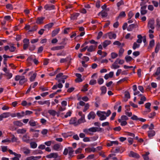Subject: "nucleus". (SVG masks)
<instances>
[{
	"instance_id": "obj_1",
	"label": "nucleus",
	"mask_w": 160,
	"mask_h": 160,
	"mask_svg": "<svg viewBox=\"0 0 160 160\" xmlns=\"http://www.w3.org/2000/svg\"><path fill=\"white\" fill-rule=\"evenodd\" d=\"M102 129L101 128L93 127L88 129H84L83 130V132L86 134L92 135L93 134V133L100 131Z\"/></svg>"
},
{
	"instance_id": "obj_2",
	"label": "nucleus",
	"mask_w": 160,
	"mask_h": 160,
	"mask_svg": "<svg viewBox=\"0 0 160 160\" xmlns=\"http://www.w3.org/2000/svg\"><path fill=\"white\" fill-rule=\"evenodd\" d=\"M111 113V112L110 110H108L107 112L98 111L97 112V115L99 117V119L101 121L106 119V117L109 116Z\"/></svg>"
},
{
	"instance_id": "obj_3",
	"label": "nucleus",
	"mask_w": 160,
	"mask_h": 160,
	"mask_svg": "<svg viewBox=\"0 0 160 160\" xmlns=\"http://www.w3.org/2000/svg\"><path fill=\"white\" fill-rule=\"evenodd\" d=\"M68 77V76L63 75V73L61 72L56 75L55 79L58 81V82L64 83L65 82V80L67 79Z\"/></svg>"
},
{
	"instance_id": "obj_4",
	"label": "nucleus",
	"mask_w": 160,
	"mask_h": 160,
	"mask_svg": "<svg viewBox=\"0 0 160 160\" xmlns=\"http://www.w3.org/2000/svg\"><path fill=\"white\" fill-rule=\"evenodd\" d=\"M4 50L5 51H7L8 50H9L10 52H14L16 49V48L14 46V45L13 44H11L9 45H6L4 47Z\"/></svg>"
},
{
	"instance_id": "obj_5",
	"label": "nucleus",
	"mask_w": 160,
	"mask_h": 160,
	"mask_svg": "<svg viewBox=\"0 0 160 160\" xmlns=\"http://www.w3.org/2000/svg\"><path fill=\"white\" fill-rule=\"evenodd\" d=\"M20 150L25 155H28L30 153V150L26 147L21 148Z\"/></svg>"
},
{
	"instance_id": "obj_6",
	"label": "nucleus",
	"mask_w": 160,
	"mask_h": 160,
	"mask_svg": "<svg viewBox=\"0 0 160 160\" xmlns=\"http://www.w3.org/2000/svg\"><path fill=\"white\" fill-rule=\"evenodd\" d=\"M30 137L27 134H25L22 136V139L23 142L28 143L30 141Z\"/></svg>"
},
{
	"instance_id": "obj_7",
	"label": "nucleus",
	"mask_w": 160,
	"mask_h": 160,
	"mask_svg": "<svg viewBox=\"0 0 160 160\" xmlns=\"http://www.w3.org/2000/svg\"><path fill=\"white\" fill-rule=\"evenodd\" d=\"M10 116V112H4L0 115V121H2L3 118H6Z\"/></svg>"
},
{
	"instance_id": "obj_8",
	"label": "nucleus",
	"mask_w": 160,
	"mask_h": 160,
	"mask_svg": "<svg viewBox=\"0 0 160 160\" xmlns=\"http://www.w3.org/2000/svg\"><path fill=\"white\" fill-rule=\"evenodd\" d=\"M154 21L153 20H149L148 25V28H151L152 29L154 28Z\"/></svg>"
},
{
	"instance_id": "obj_9",
	"label": "nucleus",
	"mask_w": 160,
	"mask_h": 160,
	"mask_svg": "<svg viewBox=\"0 0 160 160\" xmlns=\"http://www.w3.org/2000/svg\"><path fill=\"white\" fill-rule=\"evenodd\" d=\"M58 155L57 153H52L47 155L46 156V157L48 158H56L58 157Z\"/></svg>"
},
{
	"instance_id": "obj_10",
	"label": "nucleus",
	"mask_w": 160,
	"mask_h": 160,
	"mask_svg": "<svg viewBox=\"0 0 160 160\" xmlns=\"http://www.w3.org/2000/svg\"><path fill=\"white\" fill-rule=\"evenodd\" d=\"M69 124H73L76 126L78 125L77 120L75 118H72L69 121Z\"/></svg>"
},
{
	"instance_id": "obj_11",
	"label": "nucleus",
	"mask_w": 160,
	"mask_h": 160,
	"mask_svg": "<svg viewBox=\"0 0 160 160\" xmlns=\"http://www.w3.org/2000/svg\"><path fill=\"white\" fill-rule=\"evenodd\" d=\"M128 156L130 157L135 158H139V156L138 154L132 151L130 152L128 154Z\"/></svg>"
},
{
	"instance_id": "obj_12",
	"label": "nucleus",
	"mask_w": 160,
	"mask_h": 160,
	"mask_svg": "<svg viewBox=\"0 0 160 160\" xmlns=\"http://www.w3.org/2000/svg\"><path fill=\"white\" fill-rule=\"evenodd\" d=\"M32 74V75L31 76L30 78V80L31 82H32L34 80L37 75L36 72L33 73V72H31L29 73V75H30Z\"/></svg>"
},
{
	"instance_id": "obj_13",
	"label": "nucleus",
	"mask_w": 160,
	"mask_h": 160,
	"mask_svg": "<svg viewBox=\"0 0 160 160\" xmlns=\"http://www.w3.org/2000/svg\"><path fill=\"white\" fill-rule=\"evenodd\" d=\"M54 6L52 5L47 4L44 6V8L46 10H51L54 9Z\"/></svg>"
},
{
	"instance_id": "obj_14",
	"label": "nucleus",
	"mask_w": 160,
	"mask_h": 160,
	"mask_svg": "<svg viewBox=\"0 0 160 160\" xmlns=\"http://www.w3.org/2000/svg\"><path fill=\"white\" fill-rule=\"evenodd\" d=\"M28 124L30 126L32 127H35L38 125L37 122L35 121L32 119H30Z\"/></svg>"
},
{
	"instance_id": "obj_15",
	"label": "nucleus",
	"mask_w": 160,
	"mask_h": 160,
	"mask_svg": "<svg viewBox=\"0 0 160 160\" xmlns=\"http://www.w3.org/2000/svg\"><path fill=\"white\" fill-rule=\"evenodd\" d=\"M13 123L14 126L18 127H21L23 125V123L20 121H14Z\"/></svg>"
},
{
	"instance_id": "obj_16",
	"label": "nucleus",
	"mask_w": 160,
	"mask_h": 160,
	"mask_svg": "<svg viewBox=\"0 0 160 160\" xmlns=\"http://www.w3.org/2000/svg\"><path fill=\"white\" fill-rule=\"evenodd\" d=\"M87 51L88 52H92L94 51H95L97 48L96 46H94L92 45H91L89 47L87 46Z\"/></svg>"
},
{
	"instance_id": "obj_17",
	"label": "nucleus",
	"mask_w": 160,
	"mask_h": 160,
	"mask_svg": "<svg viewBox=\"0 0 160 160\" xmlns=\"http://www.w3.org/2000/svg\"><path fill=\"white\" fill-rule=\"evenodd\" d=\"M146 6L144 5L143 6H141V14L142 15H144L146 14L147 12V10H146Z\"/></svg>"
},
{
	"instance_id": "obj_18",
	"label": "nucleus",
	"mask_w": 160,
	"mask_h": 160,
	"mask_svg": "<svg viewBox=\"0 0 160 160\" xmlns=\"http://www.w3.org/2000/svg\"><path fill=\"white\" fill-rule=\"evenodd\" d=\"M139 96L141 97L140 101L138 102V104H142L144 103V102L145 101L146 98V97L143 95L140 94Z\"/></svg>"
},
{
	"instance_id": "obj_19",
	"label": "nucleus",
	"mask_w": 160,
	"mask_h": 160,
	"mask_svg": "<svg viewBox=\"0 0 160 160\" xmlns=\"http://www.w3.org/2000/svg\"><path fill=\"white\" fill-rule=\"evenodd\" d=\"M79 15L78 13H74L71 15V19L72 20H77L78 17Z\"/></svg>"
},
{
	"instance_id": "obj_20",
	"label": "nucleus",
	"mask_w": 160,
	"mask_h": 160,
	"mask_svg": "<svg viewBox=\"0 0 160 160\" xmlns=\"http://www.w3.org/2000/svg\"><path fill=\"white\" fill-rule=\"evenodd\" d=\"M96 116L95 113L93 112H90L88 116V119H94Z\"/></svg>"
},
{
	"instance_id": "obj_21",
	"label": "nucleus",
	"mask_w": 160,
	"mask_h": 160,
	"mask_svg": "<svg viewBox=\"0 0 160 160\" xmlns=\"http://www.w3.org/2000/svg\"><path fill=\"white\" fill-rule=\"evenodd\" d=\"M108 36L110 39H115L116 37V34L112 32H110L108 34Z\"/></svg>"
},
{
	"instance_id": "obj_22",
	"label": "nucleus",
	"mask_w": 160,
	"mask_h": 160,
	"mask_svg": "<svg viewBox=\"0 0 160 160\" xmlns=\"http://www.w3.org/2000/svg\"><path fill=\"white\" fill-rule=\"evenodd\" d=\"M17 132L18 134H23L27 132V129L25 128H22L18 129L17 130Z\"/></svg>"
},
{
	"instance_id": "obj_23",
	"label": "nucleus",
	"mask_w": 160,
	"mask_h": 160,
	"mask_svg": "<svg viewBox=\"0 0 160 160\" xmlns=\"http://www.w3.org/2000/svg\"><path fill=\"white\" fill-rule=\"evenodd\" d=\"M45 19V18L43 17H39L37 18L36 21L37 23L39 24H42L43 23V21Z\"/></svg>"
},
{
	"instance_id": "obj_24",
	"label": "nucleus",
	"mask_w": 160,
	"mask_h": 160,
	"mask_svg": "<svg viewBox=\"0 0 160 160\" xmlns=\"http://www.w3.org/2000/svg\"><path fill=\"white\" fill-rule=\"evenodd\" d=\"M114 74V72H110L109 73L106 74L104 78L106 80L108 79L109 78H112V77Z\"/></svg>"
},
{
	"instance_id": "obj_25",
	"label": "nucleus",
	"mask_w": 160,
	"mask_h": 160,
	"mask_svg": "<svg viewBox=\"0 0 160 160\" xmlns=\"http://www.w3.org/2000/svg\"><path fill=\"white\" fill-rule=\"evenodd\" d=\"M11 137H12L10 140L11 142H20V141L18 140V138L16 137L14 135H11Z\"/></svg>"
},
{
	"instance_id": "obj_26",
	"label": "nucleus",
	"mask_w": 160,
	"mask_h": 160,
	"mask_svg": "<svg viewBox=\"0 0 160 160\" xmlns=\"http://www.w3.org/2000/svg\"><path fill=\"white\" fill-rule=\"evenodd\" d=\"M111 43V42L110 40H105L102 43V45L103 47L105 48L108 45L110 44Z\"/></svg>"
},
{
	"instance_id": "obj_27",
	"label": "nucleus",
	"mask_w": 160,
	"mask_h": 160,
	"mask_svg": "<svg viewBox=\"0 0 160 160\" xmlns=\"http://www.w3.org/2000/svg\"><path fill=\"white\" fill-rule=\"evenodd\" d=\"M85 116L84 115H83L82 116L81 118L78 120V125L84 122H85Z\"/></svg>"
},
{
	"instance_id": "obj_28",
	"label": "nucleus",
	"mask_w": 160,
	"mask_h": 160,
	"mask_svg": "<svg viewBox=\"0 0 160 160\" xmlns=\"http://www.w3.org/2000/svg\"><path fill=\"white\" fill-rule=\"evenodd\" d=\"M98 15H101L102 18H104L107 17L108 13L105 11L102 10L98 13Z\"/></svg>"
},
{
	"instance_id": "obj_29",
	"label": "nucleus",
	"mask_w": 160,
	"mask_h": 160,
	"mask_svg": "<svg viewBox=\"0 0 160 160\" xmlns=\"http://www.w3.org/2000/svg\"><path fill=\"white\" fill-rule=\"evenodd\" d=\"M155 42L154 40H152L150 41L149 43V46L148 47V49H150L152 48L154 45Z\"/></svg>"
},
{
	"instance_id": "obj_30",
	"label": "nucleus",
	"mask_w": 160,
	"mask_h": 160,
	"mask_svg": "<svg viewBox=\"0 0 160 160\" xmlns=\"http://www.w3.org/2000/svg\"><path fill=\"white\" fill-rule=\"evenodd\" d=\"M64 47L62 46H57L55 47H52L51 48V49L52 50L55 51L57 50L60 49H62L64 48Z\"/></svg>"
},
{
	"instance_id": "obj_31",
	"label": "nucleus",
	"mask_w": 160,
	"mask_h": 160,
	"mask_svg": "<svg viewBox=\"0 0 160 160\" xmlns=\"http://www.w3.org/2000/svg\"><path fill=\"white\" fill-rule=\"evenodd\" d=\"M27 81V79L25 78V77L23 76V78H22L19 82V83L20 85H22Z\"/></svg>"
},
{
	"instance_id": "obj_32",
	"label": "nucleus",
	"mask_w": 160,
	"mask_h": 160,
	"mask_svg": "<svg viewBox=\"0 0 160 160\" xmlns=\"http://www.w3.org/2000/svg\"><path fill=\"white\" fill-rule=\"evenodd\" d=\"M155 134V132L153 130L149 131L148 132V135L150 138H151L154 136Z\"/></svg>"
},
{
	"instance_id": "obj_33",
	"label": "nucleus",
	"mask_w": 160,
	"mask_h": 160,
	"mask_svg": "<svg viewBox=\"0 0 160 160\" xmlns=\"http://www.w3.org/2000/svg\"><path fill=\"white\" fill-rule=\"evenodd\" d=\"M100 90L101 91V95L104 94L106 92L107 88L106 87L104 86H103L101 87Z\"/></svg>"
},
{
	"instance_id": "obj_34",
	"label": "nucleus",
	"mask_w": 160,
	"mask_h": 160,
	"mask_svg": "<svg viewBox=\"0 0 160 160\" xmlns=\"http://www.w3.org/2000/svg\"><path fill=\"white\" fill-rule=\"evenodd\" d=\"M59 31L60 29L59 28L53 31L52 33V37H53L55 36L59 32Z\"/></svg>"
},
{
	"instance_id": "obj_35",
	"label": "nucleus",
	"mask_w": 160,
	"mask_h": 160,
	"mask_svg": "<svg viewBox=\"0 0 160 160\" xmlns=\"http://www.w3.org/2000/svg\"><path fill=\"white\" fill-rule=\"evenodd\" d=\"M8 151L10 154H13L15 156L18 157L19 158H21V155L20 154H17L15 152H13L11 150L9 149Z\"/></svg>"
},
{
	"instance_id": "obj_36",
	"label": "nucleus",
	"mask_w": 160,
	"mask_h": 160,
	"mask_svg": "<svg viewBox=\"0 0 160 160\" xmlns=\"http://www.w3.org/2000/svg\"><path fill=\"white\" fill-rule=\"evenodd\" d=\"M151 104L150 102H148L145 104V107L146 109H148V112H151L150 106Z\"/></svg>"
},
{
	"instance_id": "obj_37",
	"label": "nucleus",
	"mask_w": 160,
	"mask_h": 160,
	"mask_svg": "<svg viewBox=\"0 0 160 160\" xmlns=\"http://www.w3.org/2000/svg\"><path fill=\"white\" fill-rule=\"evenodd\" d=\"M31 148H36L37 146V144L35 142H31L30 143Z\"/></svg>"
},
{
	"instance_id": "obj_38",
	"label": "nucleus",
	"mask_w": 160,
	"mask_h": 160,
	"mask_svg": "<svg viewBox=\"0 0 160 160\" xmlns=\"http://www.w3.org/2000/svg\"><path fill=\"white\" fill-rule=\"evenodd\" d=\"M60 144H56L53 145L52 148L53 150L58 151L60 148Z\"/></svg>"
},
{
	"instance_id": "obj_39",
	"label": "nucleus",
	"mask_w": 160,
	"mask_h": 160,
	"mask_svg": "<svg viewBox=\"0 0 160 160\" xmlns=\"http://www.w3.org/2000/svg\"><path fill=\"white\" fill-rule=\"evenodd\" d=\"M17 115L18 118H20L25 116V113L24 112L22 111L21 112H17Z\"/></svg>"
},
{
	"instance_id": "obj_40",
	"label": "nucleus",
	"mask_w": 160,
	"mask_h": 160,
	"mask_svg": "<svg viewBox=\"0 0 160 160\" xmlns=\"http://www.w3.org/2000/svg\"><path fill=\"white\" fill-rule=\"evenodd\" d=\"M118 122L120 123V125L122 126H125L127 125L128 124V123L126 121H122L120 119H118Z\"/></svg>"
},
{
	"instance_id": "obj_41",
	"label": "nucleus",
	"mask_w": 160,
	"mask_h": 160,
	"mask_svg": "<svg viewBox=\"0 0 160 160\" xmlns=\"http://www.w3.org/2000/svg\"><path fill=\"white\" fill-rule=\"evenodd\" d=\"M135 26L136 25L134 24L130 25L128 28V31H132V29L135 27Z\"/></svg>"
},
{
	"instance_id": "obj_42",
	"label": "nucleus",
	"mask_w": 160,
	"mask_h": 160,
	"mask_svg": "<svg viewBox=\"0 0 160 160\" xmlns=\"http://www.w3.org/2000/svg\"><path fill=\"white\" fill-rule=\"evenodd\" d=\"M53 23L52 22L44 26V28H45L49 29L52 27L53 25Z\"/></svg>"
},
{
	"instance_id": "obj_43",
	"label": "nucleus",
	"mask_w": 160,
	"mask_h": 160,
	"mask_svg": "<svg viewBox=\"0 0 160 160\" xmlns=\"http://www.w3.org/2000/svg\"><path fill=\"white\" fill-rule=\"evenodd\" d=\"M126 16V14L124 12L122 11L120 12L118 16V18H122L125 17Z\"/></svg>"
},
{
	"instance_id": "obj_44",
	"label": "nucleus",
	"mask_w": 160,
	"mask_h": 160,
	"mask_svg": "<svg viewBox=\"0 0 160 160\" xmlns=\"http://www.w3.org/2000/svg\"><path fill=\"white\" fill-rule=\"evenodd\" d=\"M160 74V67H159L157 68L156 72L153 75L154 77H156V76Z\"/></svg>"
},
{
	"instance_id": "obj_45",
	"label": "nucleus",
	"mask_w": 160,
	"mask_h": 160,
	"mask_svg": "<svg viewBox=\"0 0 160 160\" xmlns=\"http://www.w3.org/2000/svg\"><path fill=\"white\" fill-rule=\"evenodd\" d=\"M48 113L50 115L52 116H55L56 114V112L55 111L53 110H50L48 111Z\"/></svg>"
},
{
	"instance_id": "obj_46",
	"label": "nucleus",
	"mask_w": 160,
	"mask_h": 160,
	"mask_svg": "<svg viewBox=\"0 0 160 160\" xmlns=\"http://www.w3.org/2000/svg\"><path fill=\"white\" fill-rule=\"evenodd\" d=\"M33 154H42L43 152L40 150H36L33 151Z\"/></svg>"
},
{
	"instance_id": "obj_47",
	"label": "nucleus",
	"mask_w": 160,
	"mask_h": 160,
	"mask_svg": "<svg viewBox=\"0 0 160 160\" xmlns=\"http://www.w3.org/2000/svg\"><path fill=\"white\" fill-rule=\"evenodd\" d=\"M160 48V44L159 43L156 44V46L155 48V52L156 53L158 52Z\"/></svg>"
},
{
	"instance_id": "obj_48",
	"label": "nucleus",
	"mask_w": 160,
	"mask_h": 160,
	"mask_svg": "<svg viewBox=\"0 0 160 160\" xmlns=\"http://www.w3.org/2000/svg\"><path fill=\"white\" fill-rule=\"evenodd\" d=\"M137 37H138V39L137 40L136 42L139 43H141L142 42V36L141 35H138V36Z\"/></svg>"
},
{
	"instance_id": "obj_49",
	"label": "nucleus",
	"mask_w": 160,
	"mask_h": 160,
	"mask_svg": "<svg viewBox=\"0 0 160 160\" xmlns=\"http://www.w3.org/2000/svg\"><path fill=\"white\" fill-rule=\"evenodd\" d=\"M128 119V117L125 115H122L121 117L120 118L118 119H120L122 121H126Z\"/></svg>"
},
{
	"instance_id": "obj_50",
	"label": "nucleus",
	"mask_w": 160,
	"mask_h": 160,
	"mask_svg": "<svg viewBox=\"0 0 160 160\" xmlns=\"http://www.w3.org/2000/svg\"><path fill=\"white\" fill-rule=\"evenodd\" d=\"M125 59L127 62H129L133 59L130 56H126L125 57Z\"/></svg>"
},
{
	"instance_id": "obj_51",
	"label": "nucleus",
	"mask_w": 160,
	"mask_h": 160,
	"mask_svg": "<svg viewBox=\"0 0 160 160\" xmlns=\"http://www.w3.org/2000/svg\"><path fill=\"white\" fill-rule=\"evenodd\" d=\"M140 46V44H137V42H134L133 44L132 48L135 50L136 48H138Z\"/></svg>"
},
{
	"instance_id": "obj_52",
	"label": "nucleus",
	"mask_w": 160,
	"mask_h": 160,
	"mask_svg": "<svg viewBox=\"0 0 160 160\" xmlns=\"http://www.w3.org/2000/svg\"><path fill=\"white\" fill-rule=\"evenodd\" d=\"M6 73V75L7 77V78L8 79H9L12 77V75L11 73L9 72V71L7 72Z\"/></svg>"
},
{
	"instance_id": "obj_53",
	"label": "nucleus",
	"mask_w": 160,
	"mask_h": 160,
	"mask_svg": "<svg viewBox=\"0 0 160 160\" xmlns=\"http://www.w3.org/2000/svg\"><path fill=\"white\" fill-rule=\"evenodd\" d=\"M38 28V27L36 25H34L32 26L31 29L29 30V32H32L36 31Z\"/></svg>"
},
{
	"instance_id": "obj_54",
	"label": "nucleus",
	"mask_w": 160,
	"mask_h": 160,
	"mask_svg": "<svg viewBox=\"0 0 160 160\" xmlns=\"http://www.w3.org/2000/svg\"><path fill=\"white\" fill-rule=\"evenodd\" d=\"M2 151L3 152H5L8 150V146H2L1 147Z\"/></svg>"
},
{
	"instance_id": "obj_55",
	"label": "nucleus",
	"mask_w": 160,
	"mask_h": 160,
	"mask_svg": "<svg viewBox=\"0 0 160 160\" xmlns=\"http://www.w3.org/2000/svg\"><path fill=\"white\" fill-rule=\"evenodd\" d=\"M88 84H85L83 87V88L82 89L81 91L83 92H86L88 90Z\"/></svg>"
},
{
	"instance_id": "obj_56",
	"label": "nucleus",
	"mask_w": 160,
	"mask_h": 160,
	"mask_svg": "<svg viewBox=\"0 0 160 160\" xmlns=\"http://www.w3.org/2000/svg\"><path fill=\"white\" fill-rule=\"evenodd\" d=\"M68 150L69 154L71 156L72 154V153L74 152V150H73L72 147H68Z\"/></svg>"
},
{
	"instance_id": "obj_57",
	"label": "nucleus",
	"mask_w": 160,
	"mask_h": 160,
	"mask_svg": "<svg viewBox=\"0 0 160 160\" xmlns=\"http://www.w3.org/2000/svg\"><path fill=\"white\" fill-rule=\"evenodd\" d=\"M24 76H20V75H17L16 76L15 79L16 81H18V80H20L22 78H23Z\"/></svg>"
},
{
	"instance_id": "obj_58",
	"label": "nucleus",
	"mask_w": 160,
	"mask_h": 160,
	"mask_svg": "<svg viewBox=\"0 0 160 160\" xmlns=\"http://www.w3.org/2000/svg\"><path fill=\"white\" fill-rule=\"evenodd\" d=\"M156 112H152L148 116V117L150 118H153L156 115Z\"/></svg>"
},
{
	"instance_id": "obj_59",
	"label": "nucleus",
	"mask_w": 160,
	"mask_h": 160,
	"mask_svg": "<svg viewBox=\"0 0 160 160\" xmlns=\"http://www.w3.org/2000/svg\"><path fill=\"white\" fill-rule=\"evenodd\" d=\"M118 55L117 53L113 52L111 53V57L112 59H114L118 57Z\"/></svg>"
},
{
	"instance_id": "obj_60",
	"label": "nucleus",
	"mask_w": 160,
	"mask_h": 160,
	"mask_svg": "<svg viewBox=\"0 0 160 160\" xmlns=\"http://www.w3.org/2000/svg\"><path fill=\"white\" fill-rule=\"evenodd\" d=\"M84 109L83 110V112H86L89 108V105L88 103H86L85 105Z\"/></svg>"
},
{
	"instance_id": "obj_61",
	"label": "nucleus",
	"mask_w": 160,
	"mask_h": 160,
	"mask_svg": "<svg viewBox=\"0 0 160 160\" xmlns=\"http://www.w3.org/2000/svg\"><path fill=\"white\" fill-rule=\"evenodd\" d=\"M125 38L127 39L130 38L131 39H132L133 38H134V37L131 36L130 33H128L126 35Z\"/></svg>"
},
{
	"instance_id": "obj_62",
	"label": "nucleus",
	"mask_w": 160,
	"mask_h": 160,
	"mask_svg": "<svg viewBox=\"0 0 160 160\" xmlns=\"http://www.w3.org/2000/svg\"><path fill=\"white\" fill-rule=\"evenodd\" d=\"M97 83L96 80L94 79H92L89 82V84L91 85H93Z\"/></svg>"
},
{
	"instance_id": "obj_63",
	"label": "nucleus",
	"mask_w": 160,
	"mask_h": 160,
	"mask_svg": "<svg viewBox=\"0 0 160 160\" xmlns=\"http://www.w3.org/2000/svg\"><path fill=\"white\" fill-rule=\"evenodd\" d=\"M152 2L153 5L156 7H157L159 5V2L157 1H152Z\"/></svg>"
},
{
	"instance_id": "obj_64",
	"label": "nucleus",
	"mask_w": 160,
	"mask_h": 160,
	"mask_svg": "<svg viewBox=\"0 0 160 160\" xmlns=\"http://www.w3.org/2000/svg\"><path fill=\"white\" fill-rule=\"evenodd\" d=\"M85 156L83 154H79L77 156V158L78 159H80L84 158Z\"/></svg>"
}]
</instances>
